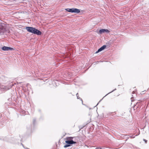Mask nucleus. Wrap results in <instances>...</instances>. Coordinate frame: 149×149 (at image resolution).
<instances>
[{"label": "nucleus", "instance_id": "obj_1", "mask_svg": "<svg viewBox=\"0 0 149 149\" xmlns=\"http://www.w3.org/2000/svg\"><path fill=\"white\" fill-rule=\"evenodd\" d=\"M26 29L28 31L36 34L38 35H40L42 34L41 31L35 28L32 27L27 26L26 27Z\"/></svg>", "mask_w": 149, "mask_h": 149}, {"label": "nucleus", "instance_id": "obj_2", "mask_svg": "<svg viewBox=\"0 0 149 149\" xmlns=\"http://www.w3.org/2000/svg\"><path fill=\"white\" fill-rule=\"evenodd\" d=\"M75 138L74 137H68L66 138L67 140L65 141V142L67 144L71 145L76 143V142L73 141V139Z\"/></svg>", "mask_w": 149, "mask_h": 149}, {"label": "nucleus", "instance_id": "obj_3", "mask_svg": "<svg viewBox=\"0 0 149 149\" xmlns=\"http://www.w3.org/2000/svg\"><path fill=\"white\" fill-rule=\"evenodd\" d=\"M65 10L68 12L72 13H79L80 12V10L79 9L74 8H66L65 9Z\"/></svg>", "mask_w": 149, "mask_h": 149}, {"label": "nucleus", "instance_id": "obj_4", "mask_svg": "<svg viewBox=\"0 0 149 149\" xmlns=\"http://www.w3.org/2000/svg\"><path fill=\"white\" fill-rule=\"evenodd\" d=\"M1 49L2 50L4 51H8L9 50H13V49L12 48L6 46H3L1 48Z\"/></svg>", "mask_w": 149, "mask_h": 149}, {"label": "nucleus", "instance_id": "obj_5", "mask_svg": "<svg viewBox=\"0 0 149 149\" xmlns=\"http://www.w3.org/2000/svg\"><path fill=\"white\" fill-rule=\"evenodd\" d=\"M107 46L104 45L99 48L98 50L96 52V53H97L98 52L102 51V50L104 49Z\"/></svg>", "mask_w": 149, "mask_h": 149}, {"label": "nucleus", "instance_id": "obj_6", "mask_svg": "<svg viewBox=\"0 0 149 149\" xmlns=\"http://www.w3.org/2000/svg\"><path fill=\"white\" fill-rule=\"evenodd\" d=\"M110 32L107 29H101L99 30V33L100 34H102L104 32L109 33Z\"/></svg>", "mask_w": 149, "mask_h": 149}, {"label": "nucleus", "instance_id": "obj_7", "mask_svg": "<svg viewBox=\"0 0 149 149\" xmlns=\"http://www.w3.org/2000/svg\"><path fill=\"white\" fill-rule=\"evenodd\" d=\"M132 94H133L132 95V97H131V99L132 98L134 99L135 98V97L136 96V94L135 93V92L134 91H133L132 92Z\"/></svg>", "mask_w": 149, "mask_h": 149}, {"label": "nucleus", "instance_id": "obj_8", "mask_svg": "<svg viewBox=\"0 0 149 149\" xmlns=\"http://www.w3.org/2000/svg\"><path fill=\"white\" fill-rule=\"evenodd\" d=\"M76 96H77V98L78 99H80V100H81L82 102V103H83V101H82V99L81 98H80L79 97V96L78 93H77L76 94Z\"/></svg>", "mask_w": 149, "mask_h": 149}, {"label": "nucleus", "instance_id": "obj_9", "mask_svg": "<svg viewBox=\"0 0 149 149\" xmlns=\"http://www.w3.org/2000/svg\"><path fill=\"white\" fill-rule=\"evenodd\" d=\"M70 146V145L69 144H66L65 145L64 147L65 148H66L67 147H69Z\"/></svg>", "mask_w": 149, "mask_h": 149}, {"label": "nucleus", "instance_id": "obj_10", "mask_svg": "<svg viewBox=\"0 0 149 149\" xmlns=\"http://www.w3.org/2000/svg\"><path fill=\"white\" fill-rule=\"evenodd\" d=\"M137 136V135H136L135 136H134L133 135H132V136H130V137L132 138H134L135 137V136Z\"/></svg>", "mask_w": 149, "mask_h": 149}, {"label": "nucleus", "instance_id": "obj_11", "mask_svg": "<svg viewBox=\"0 0 149 149\" xmlns=\"http://www.w3.org/2000/svg\"><path fill=\"white\" fill-rule=\"evenodd\" d=\"M116 90V89H115L113 90L112 91L109 93H108L106 95H108V94L110 93H111V92H113V91H114Z\"/></svg>", "mask_w": 149, "mask_h": 149}, {"label": "nucleus", "instance_id": "obj_12", "mask_svg": "<svg viewBox=\"0 0 149 149\" xmlns=\"http://www.w3.org/2000/svg\"><path fill=\"white\" fill-rule=\"evenodd\" d=\"M36 122V120L35 119H33V124L34 125L35 124V123Z\"/></svg>", "mask_w": 149, "mask_h": 149}, {"label": "nucleus", "instance_id": "obj_13", "mask_svg": "<svg viewBox=\"0 0 149 149\" xmlns=\"http://www.w3.org/2000/svg\"><path fill=\"white\" fill-rule=\"evenodd\" d=\"M143 141H145V143H146L147 142V141L146 140V139H143Z\"/></svg>", "mask_w": 149, "mask_h": 149}, {"label": "nucleus", "instance_id": "obj_14", "mask_svg": "<svg viewBox=\"0 0 149 149\" xmlns=\"http://www.w3.org/2000/svg\"><path fill=\"white\" fill-rule=\"evenodd\" d=\"M102 148H98V147H97L95 148V149H101Z\"/></svg>", "mask_w": 149, "mask_h": 149}, {"label": "nucleus", "instance_id": "obj_15", "mask_svg": "<svg viewBox=\"0 0 149 149\" xmlns=\"http://www.w3.org/2000/svg\"><path fill=\"white\" fill-rule=\"evenodd\" d=\"M106 96V95L104 97H103V98H104V97H105V96Z\"/></svg>", "mask_w": 149, "mask_h": 149}, {"label": "nucleus", "instance_id": "obj_16", "mask_svg": "<svg viewBox=\"0 0 149 149\" xmlns=\"http://www.w3.org/2000/svg\"><path fill=\"white\" fill-rule=\"evenodd\" d=\"M106 96V95L104 97H103V98H104V97H105V96Z\"/></svg>", "mask_w": 149, "mask_h": 149}, {"label": "nucleus", "instance_id": "obj_17", "mask_svg": "<svg viewBox=\"0 0 149 149\" xmlns=\"http://www.w3.org/2000/svg\"><path fill=\"white\" fill-rule=\"evenodd\" d=\"M106 96V95L104 97H103V98H104V97H105V96Z\"/></svg>", "mask_w": 149, "mask_h": 149}, {"label": "nucleus", "instance_id": "obj_18", "mask_svg": "<svg viewBox=\"0 0 149 149\" xmlns=\"http://www.w3.org/2000/svg\"><path fill=\"white\" fill-rule=\"evenodd\" d=\"M26 149H29V148H26Z\"/></svg>", "mask_w": 149, "mask_h": 149}]
</instances>
